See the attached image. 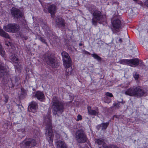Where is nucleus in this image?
I'll return each instance as SVG.
<instances>
[{
    "label": "nucleus",
    "mask_w": 148,
    "mask_h": 148,
    "mask_svg": "<svg viewBox=\"0 0 148 148\" xmlns=\"http://www.w3.org/2000/svg\"><path fill=\"white\" fill-rule=\"evenodd\" d=\"M95 142L99 145V148H119L114 145H110L107 146L105 142V140L101 138L96 139Z\"/></svg>",
    "instance_id": "8"
},
{
    "label": "nucleus",
    "mask_w": 148,
    "mask_h": 148,
    "mask_svg": "<svg viewBox=\"0 0 148 148\" xmlns=\"http://www.w3.org/2000/svg\"><path fill=\"white\" fill-rule=\"evenodd\" d=\"M0 54L2 57H4L5 55V51L1 44H0Z\"/></svg>",
    "instance_id": "25"
},
{
    "label": "nucleus",
    "mask_w": 148,
    "mask_h": 148,
    "mask_svg": "<svg viewBox=\"0 0 148 148\" xmlns=\"http://www.w3.org/2000/svg\"><path fill=\"white\" fill-rule=\"evenodd\" d=\"M90 12L93 14V18L94 19L97 20H101L102 18V16L101 14V12L95 10L93 13L91 10L90 11Z\"/></svg>",
    "instance_id": "14"
},
{
    "label": "nucleus",
    "mask_w": 148,
    "mask_h": 148,
    "mask_svg": "<svg viewBox=\"0 0 148 148\" xmlns=\"http://www.w3.org/2000/svg\"><path fill=\"white\" fill-rule=\"evenodd\" d=\"M117 116H116V115H114V117H116V118H117Z\"/></svg>",
    "instance_id": "42"
},
{
    "label": "nucleus",
    "mask_w": 148,
    "mask_h": 148,
    "mask_svg": "<svg viewBox=\"0 0 148 148\" xmlns=\"http://www.w3.org/2000/svg\"><path fill=\"white\" fill-rule=\"evenodd\" d=\"M126 95L132 97H141L146 95V92L140 86H133L128 88L125 92Z\"/></svg>",
    "instance_id": "2"
},
{
    "label": "nucleus",
    "mask_w": 148,
    "mask_h": 148,
    "mask_svg": "<svg viewBox=\"0 0 148 148\" xmlns=\"http://www.w3.org/2000/svg\"><path fill=\"white\" fill-rule=\"evenodd\" d=\"M133 0L134 1H137V0Z\"/></svg>",
    "instance_id": "45"
},
{
    "label": "nucleus",
    "mask_w": 148,
    "mask_h": 148,
    "mask_svg": "<svg viewBox=\"0 0 148 148\" xmlns=\"http://www.w3.org/2000/svg\"><path fill=\"white\" fill-rule=\"evenodd\" d=\"M36 143L35 140L32 139L25 140L20 144L21 148H28L29 147H31L36 145Z\"/></svg>",
    "instance_id": "6"
},
{
    "label": "nucleus",
    "mask_w": 148,
    "mask_h": 148,
    "mask_svg": "<svg viewBox=\"0 0 148 148\" xmlns=\"http://www.w3.org/2000/svg\"><path fill=\"white\" fill-rule=\"evenodd\" d=\"M50 114L51 112H49L48 116L45 117L44 123L46 125V134L47 138L49 143L51 145L53 142V134L52 130L51 116Z\"/></svg>",
    "instance_id": "1"
},
{
    "label": "nucleus",
    "mask_w": 148,
    "mask_h": 148,
    "mask_svg": "<svg viewBox=\"0 0 148 148\" xmlns=\"http://www.w3.org/2000/svg\"><path fill=\"white\" fill-rule=\"evenodd\" d=\"M44 60L48 65L53 68L57 67L58 66L57 64L55 62L53 56L50 54H48L45 58Z\"/></svg>",
    "instance_id": "10"
},
{
    "label": "nucleus",
    "mask_w": 148,
    "mask_h": 148,
    "mask_svg": "<svg viewBox=\"0 0 148 148\" xmlns=\"http://www.w3.org/2000/svg\"><path fill=\"white\" fill-rule=\"evenodd\" d=\"M92 56L95 59H97V60L100 61L101 60V58L96 54L94 53L92 54Z\"/></svg>",
    "instance_id": "26"
},
{
    "label": "nucleus",
    "mask_w": 148,
    "mask_h": 148,
    "mask_svg": "<svg viewBox=\"0 0 148 148\" xmlns=\"http://www.w3.org/2000/svg\"><path fill=\"white\" fill-rule=\"evenodd\" d=\"M18 130V132H21L23 133H25V129L24 126H22V127L19 128Z\"/></svg>",
    "instance_id": "29"
},
{
    "label": "nucleus",
    "mask_w": 148,
    "mask_h": 148,
    "mask_svg": "<svg viewBox=\"0 0 148 148\" xmlns=\"http://www.w3.org/2000/svg\"><path fill=\"white\" fill-rule=\"evenodd\" d=\"M71 66H69V67H65V68H66V75H69L71 74L72 72V68H70V67Z\"/></svg>",
    "instance_id": "23"
},
{
    "label": "nucleus",
    "mask_w": 148,
    "mask_h": 148,
    "mask_svg": "<svg viewBox=\"0 0 148 148\" xmlns=\"http://www.w3.org/2000/svg\"><path fill=\"white\" fill-rule=\"evenodd\" d=\"M40 40L42 42L46 43L45 40L44 38L42 37H40Z\"/></svg>",
    "instance_id": "34"
},
{
    "label": "nucleus",
    "mask_w": 148,
    "mask_h": 148,
    "mask_svg": "<svg viewBox=\"0 0 148 148\" xmlns=\"http://www.w3.org/2000/svg\"><path fill=\"white\" fill-rule=\"evenodd\" d=\"M87 110L88 114L90 115H96L98 114L99 112L97 109H96L95 110H93L91 109V107L88 106Z\"/></svg>",
    "instance_id": "19"
},
{
    "label": "nucleus",
    "mask_w": 148,
    "mask_h": 148,
    "mask_svg": "<svg viewBox=\"0 0 148 148\" xmlns=\"http://www.w3.org/2000/svg\"><path fill=\"white\" fill-rule=\"evenodd\" d=\"M63 65L65 67H69L71 65V61L69 54L65 51L62 52Z\"/></svg>",
    "instance_id": "9"
},
{
    "label": "nucleus",
    "mask_w": 148,
    "mask_h": 148,
    "mask_svg": "<svg viewBox=\"0 0 148 148\" xmlns=\"http://www.w3.org/2000/svg\"><path fill=\"white\" fill-rule=\"evenodd\" d=\"M104 99V101L106 103H108L111 102V99L109 98L108 97H105Z\"/></svg>",
    "instance_id": "28"
},
{
    "label": "nucleus",
    "mask_w": 148,
    "mask_h": 148,
    "mask_svg": "<svg viewBox=\"0 0 148 148\" xmlns=\"http://www.w3.org/2000/svg\"><path fill=\"white\" fill-rule=\"evenodd\" d=\"M63 134H64V135H65L66 136V137L67 135H66V134H65L64 133H63Z\"/></svg>",
    "instance_id": "43"
},
{
    "label": "nucleus",
    "mask_w": 148,
    "mask_h": 148,
    "mask_svg": "<svg viewBox=\"0 0 148 148\" xmlns=\"http://www.w3.org/2000/svg\"><path fill=\"white\" fill-rule=\"evenodd\" d=\"M0 36L6 38H10V37L8 34L7 33L4 32L2 29H1L0 27Z\"/></svg>",
    "instance_id": "22"
},
{
    "label": "nucleus",
    "mask_w": 148,
    "mask_h": 148,
    "mask_svg": "<svg viewBox=\"0 0 148 148\" xmlns=\"http://www.w3.org/2000/svg\"><path fill=\"white\" fill-rule=\"evenodd\" d=\"M98 20H96L94 19V18H92V25L96 26L97 24V21Z\"/></svg>",
    "instance_id": "31"
},
{
    "label": "nucleus",
    "mask_w": 148,
    "mask_h": 148,
    "mask_svg": "<svg viewBox=\"0 0 148 148\" xmlns=\"http://www.w3.org/2000/svg\"><path fill=\"white\" fill-rule=\"evenodd\" d=\"M18 78H17L16 77L12 78L11 79V82L13 84H14L16 82L18 81Z\"/></svg>",
    "instance_id": "27"
},
{
    "label": "nucleus",
    "mask_w": 148,
    "mask_h": 148,
    "mask_svg": "<svg viewBox=\"0 0 148 148\" xmlns=\"http://www.w3.org/2000/svg\"><path fill=\"white\" fill-rule=\"evenodd\" d=\"M145 4L148 7V0H147Z\"/></svg>",
    "instance_id": "40"
},
{
    "label": "nucleus",
    "mask_w": 148,
    "mask_h": 148,
    "mask_svg": "<svg viewBox=\"0 0 148 148\" xmlns=\"http://www.w3.org/2000/svg\"><path fill=\"white\" fill-rule=\"evenodd\" d=\"M75 138L79 143H84L86 142L87 138L83 131L79 130L75 134Z\"/></svg>",
    "instance_id": "5"
},
{
    "label": "nucleus",
    "mask_w": 148,
    "mask_h": 148,
    "mask_svg": "<svg viewBox=\"0 0 148 148\" xmlns=\"http://www.w3.org/2000/svg\"><path fill=\"white\" fill-rule=\"evenodd\" d=\"M133 77L135 79H138L139 77V75L137 73L134 72L133 74Z\"/></svg>",
    "instance_id": "30"
},
{
    "label": "nucleus",
    "mask_w": 148,
    "mask_h": 148,
    "mask_svg": "<svg viewBox=\"0 0 148 148\" xmlns=\"http://www.w3.org/2000/svg\"><path fill=\"white\" fill-rule=\"evenodd\" d=\"M55 136L56 138V139H58L60 138V135L59 134H58L57 133H55Z\"/></svg>",
    "instance_id": "35"
},
{
    "label": "nucleus",
    "mask_w": 148,
    "mask_h": 148,
    "mask_svg": "<svg viewBox=\"0 0 148 148\" xmlns=\"http://www.w3.org/2000/svg\"><path fill=\"white\" fill-rule=\"evenodd\" d=\"M57 25L58 27H63L65 26L64 21L61 17L58 18L56 19Z\"/></svg>",
    "instance_id": "17"
},
{
    "label": "nucleus",
    "mask_w": 148,
    "mask_h": 148,
    "mask_svg": "<svg viewBox=\"0 0 148 148\" xmlns=\"http://www.w3.org/2000/svg\"><path fill=\"white\" fill-rule=\"evenodd\" d=\"M7 71V69L0 64V75L1 77L5 75Z\"/></svg>",
    "instance_id": "20"
},
{
    "label": "nucleus",
    "mask_w": 148,
    "mask_h": 148,
    "mask_svg": "<svg viewBox=\"0 0 148 148\" xmlns=\"http://www.w3.org/2000/svg\"><path fill=\"white\" fill-rule=\"evenodd\" d=\"M113 106L114 107H115L117 108H119V107L118 103H114L113 104Z\"/></svg>",
    "instance_id": "36"
},
{
    "label": "nucleus",
    "mask_w": 148,
    "mask_h": 148,
    "mask_svg": "<svg viewBox=\"0 0 148 148\" xmlns=\"http://www.w3.org/2000/svg\"><path fill=\"white\" fill-rule=\"evenodd\" d=\"M84 53L86 54L90 55V53L89 52L85 51H84Z\"/></svg>",
    "instance_id": "38"
},
{
    "label": "nucleus",
    "mask_w": 148,
    "mask_h": 148,
    "mask_svg": "<svg viewBox=\"0 0 148 148\" xmlns=\"http://www.w3.org/2000/svg\"><path fill=\"white\" fill-rule=\"evenodd\" d=\"M8 46L9 45H8V44H6Z\"/></svg>",
    "instance_id": "46"
},
{
    "label": "nucleus",
    "mask_w": 148,
    "mask_h": 148,
    "mask_svg": "<svg viewBox=\"0 0 148 148\" xmlns=\"http://www.w3.org/2000/svg\"><path fill=\"white\" fill-rule=\"evenodd\" d=\"M79 46H81V45H82V44L81 43H79Z\"/></svg>",
    "instance_id": "44"
},
{
    "label": "nucleus",
    "mask_w": 148,
    "mask_h": 148,
    "mask_svg": "<svg viewBox=\"0 0 148 148\" xmlns=\"http://www.w3.org/2000/svg\"><path fill=\"white\" fill-rule=\"evenodd\" d=\"M10 60L14 63L18 64L19 60L15 54H12L10 58Z\"/></svg>",
    "instance_id": "21"
},
{
    "label": "nucleus",
    "mask_w": 148,
    "mask_h": 148,
    "mask_svg": "<svg viewBox=\"0 0 148 148\" xmlns=\"http://www.w3.org/2000/svg\"><path fill=\"white\" fill-rule=\"evenodd\" d=\"M101 127V124L100 125H99L97 127V128L98 130H99L100 127Z\"/></svg>",
    "instance_id": "39"
},
{
    "label": "nucleus",
    "mask_w": 148,
    "mask_h": 148,
    "mask_svg": "<svg viewBox=\"0 0 148 148\" xmlns=\"http://www.w3.org/2000/svg\"><path fill=\"white\" fill-rule=\"evenodd\" d=\"M119 62L121 64L127 65L132 67H135L136 66L138 65L139 64L141 66L144 65L143 61L137 58L130 60L123 59L120 60L119 61Z\"/></svg>",
    "instance_id": "3"
},
{
    "label": "nucleus",
    "mask_w": 148,
    "mask_h": 148,
    "mask_svg": "<svg viewBox=\"0 0 148 148\" xmlns=\"http://www.w3.org/2000/svg\"><path fill=\"white\" fill-rule=\"evenodd\" d=\"M48 10L49 13L51 14V17L54 18L56 11V6L54 5H51L48 8Z\"/></svg>",
    "instance_id": "16"
},
{
    "label": "nucleus",
    "mask_w": 148,
    "mask_h": 148,
    "mask_svg": "<svg viewBox=\"0 0 148 148\" xmlns=\"http://www.w3.org/2000/svg\"><path fill=\"white\" fill-rule=\"evenodd\" d=\"M35 97L39 101H42L45 99V96L42 92L37 91L35 93Z\"/></svg>",
    "instance_id": "15"
},
{
    "label": "nucleus",
    "mask_w": 148,
    "mask_h": 148,
    "mask_svg": "<svg viewBox=\"0 0 148 148\" xmlns=\"http://www.w3.org/2000/svg\"><path fill=\"white\" fill-rule=\"evenodd\" d=\"M109 123L108 122L101 123V125L102 127L101 130H104L106 129L109 125Z\"/></svg>",
    "instance_id": "24"
},
{
    "label": "nucleus",
    "mask_w": 148,
    "mask_h": 148,
    "mask_svg": "<svg viewBox=\"0 0 148 148\" xmlns=\"http://www.w3.org/2000/svg\"><path fill=\"white\" fill-rule=\"evenodd\" d=\"M38 105L37 103L35 102L32 101L28 107V110L29 112L34 113L36 111Z\"/></svg>",
    "instance_id": "13"
},
{
    "label": "nucleus",
    "mask_w": 148,
    "mask_h": 148,
    "mask_svg": "<svg viewBox=\"0 0 148 148\" xmlns=\"http://www.w3.org/2000/svg\"><path fill=\"white\" fill-rule=\"evenodd\" d=\"M106 97L108 96L110 97H113V95L112 93L108 92H107L106 93Z\"/></svg>",
    "instance_id": "32"
},
{
    "label": "nucleus",
    "mask_w": 148,
    "mask_h": 148,
    "mask_svg": "<svg viewBox=\"0 0 148 148\" xmlns=\"http://www.w3.org/2000/svg\"><path fill=\"white\" fill-rule=\"evenodd\" d=\"M82 116L80 114H78L77 116V118L76 119V121H78L81 120L82 119Z\"/></svg>",
    "instance_id": "33"
},
{
    "label": "nucleus",
    "mask_w": 148,
    "mask_h": 148,
    "mask_svg": "<svg viewBox=\"0 0 148 148\" xmlns=\"http://www.w3.org/2000/svg\"><path fill=\"white\" fill-rule=\"evenodd\" d=\"M56 145L58 148H67L66 145L64 142L60 140L57 141Z\"/></svg>",
    "instance_id": "18"
},
{
    "label": "nucleus",
    "mask_w": 148,
    "mask_h": 148,
    "mask_svg": "<svg viewBox=\"0 0 148 148\" xmlns=\"http://www.w3.org/2000/svg\"><path fill=\"white\" fill-rule=\"evenodd\" d=\"M3 28L6 31L12 33L16 32L19 30V26L15 24H8L4 26Z\"/></svg>",
    "instance_id": "7"
},
{
    "label": "nucleus",
    "mask_w": 148,
    "mask_h": 148,
    "mask_svg": "<svg viewBox=\"0 0 148 148\" xmlns=\"http://www.w3.org/2000/svg\"><path fill=\"white\" fill-rule=\"evenodd\" d=\"M11 13L14 18H18L22 17L23 14L18 9L13 8L11 10Z\"/></svg>",
    "instance_id": "12"
},
{
    "label": "nucleus",
    "mask_w": 148,
    "mask_h": 148,
    "mask_svg": "<svg viewBox=\"0 0 148 148\" xmlns=\"http://www.w3.org/2000/svg\"><path fill=\"white\" fill-rule=\"evenodd\" d=\"M52 108L55 112H53L54 114H57V112H59L62 113L64 111V105L62 103L59 101L56 97H54L52 99Z\"/></svg>",
    "instance_id": "4"
},
{
    "label": "nucleus",
    "mask_w": 148,
    "mask_h": 148,
    "mask_svg": "<svg viewBox=\"0 0 148 148\" xmlns=\"http://www.w3.org/2000/svg\"><path fill=\"white\" fill-rule=\"evenodd\" d=\"M119 42H122V40L121 38H120L119 40Z\"/></svg>",
    "instance_id": "41"
},
{
    "label": "nucleus",
    "mask_w": 148,
    "mask_h": 148,
    "mask_svg": "<svg viewBox=\"0 0 148 148\" xmlns=\"http://www.w3.org/2000/svg\"><path fill=\"white\" fill-rule=\"evenodd\" d=\"M112 24L113 27L112 28V29L113 32H119L121 25V21L119 19H115L112 22Z\"/></svg>",
    "instance_id": "11"
},
{
    "label": "nucleus",
    "mask_w": 148,
    "mask_h": 148,
    "mask_svg": "<svg viewBox=\"0 0 148 148\" xmlns=\"http://www.w3.org/2000/svg\"><path fill=\"white\" fill-rule=\"evenodd\" d=\"M41 26L42 27V28L43 29H45V28H47V26L45 24H42L41 25Z\"/></svg>",
    "instance_id": "37"
}]
</instances>
